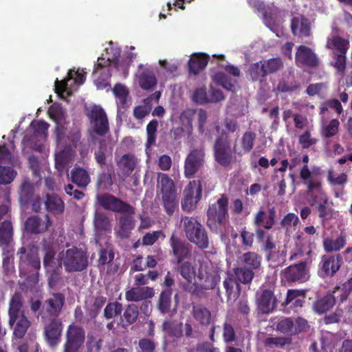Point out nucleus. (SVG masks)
Instances as JSON below:
<instances>
[{
  "label": "nucleus",
  "instance_id": "nucleus-1",
  "mask_svg": "<svg viewBox=\"0 0 352 352\" xmlns=\"http://www.w3.org/2000/svg\"><path fill=\"white\" fill-rule=\"evenodd\" d=\"M215 130L219 134L215 140L213 149L216 162L223 167H228L232 162V153L242 156L252 151L254 146L256 134L252 131H246L240 140L241 148L234 144L232 148V140L224 129L217 124Z\"/></svg>",
  "mask_w": 352,
  "mask_h": 352
},
{
  "label": "nucleus",
  "instance_id": "nucleus-2",
  "mask_svg": "<svg viewBox=\"0 0 352 352\" xmlns=\"http://www.w3.org/2000/svg\"><path fill=\"white\" fill-rule=\"evenodd\" d=\"M19 257V270L21 277H25L30 286H34L38 282L41 259L37 249L22 246L16 252Z\"/></svg>",
  "mask_w": 352,
  "mask_h": 352
},
{
  "label": "nucleus",
  "instance_id": "nucleus-3",
  "mask_svg": "<svg viewBox=\"0 0 352 352\" xmlns=\"http://www.w3.org/2000/svg\"><path fill=\"white\" fill-rule=\"evenodd\" d=\"M58 261L68 273L82 272L89 265L87 252L76 246L60 252Z\"/></svg>",
  "mask_w": 352,
  "mask_h": 352
},
{
  "label": "nucleus",
  "instance_id": "nucleus-4",
  "mask_svg": "<svg viewBox=\"0 0 352 352\" xmlns=\"http://www.w3.org/2000/svg\"><path fill=\"white\" fill-rule=\"evenodd\" d=\"M228 197L221 195L217 203L210 204L207 210V226L211 230H216L226 224L228 219Z\"/></svg>",
  "mask_w": 352,
  "mask_h": 352
},
{
  "label": "nucleus",
  "instance_id": "nucleus-5",
  "mask_svg": "<svg viewBox=\"0 0 352 352\" xmlns=\"http://www.w3.org/2000/svg\"><path fill=\"white\" fill-rule=\"evenodd\" d=\"M184 230L187 239L200 249L209 247V238L204 227L195 219L183 218Z\"/></svg>",
  "mask_w": 352,
  "mask_h": 352
},
{
  "label": "nucleus",
  "instance_id": "nucleus-6",
  "mask_svg": "<svg viewBox=\"0 0 352 352\" xmlns=\"http://www.w3.org/2000/svg\"><path fill=\"white\" fill-rule=\"evenodd\" d=\"M41 322L43 324V335L47 345L54 349L61 342L63 331V322L59 318H47L41 316Z\"/></svg>",
  "mask_w": 352,
  "mask_h": 352
},
{
  "label": "nucleus",
  "instance_id": "nucleus-7",
  "mask_svg": "<svg viewBox=\"0 0 352 352\" xmlns=\"http://www.w3.org/2000/svg\"><path fill=\"white\" fill-rule=\"evenodd\" d=\"M93 132L104 137L110 131L109 120L105 111L99 105H93L85 110Z\"/></svg>",
  "mask_w": 352,
  "mask_h": 352
},
{
  "label": "nucleus",
  "instance_id": "nucleus-8",
  "mask_svg": "<svg viewBox=\"0 0 352 352\" xmlns=\"http://www.w3.org/2000/svg\"><path fill=\"white\" fill-rule=\"evenodd\" d=\"M97 202L102 208L114 212L134 214L135 208L129 204L109 193H102L96 197Z\"/></svg>",
  "mask_w": 352,
  "mask_h": 352
},
{
  "label": "nucleus",
  "instance_id": "nucleus-9",
  "mask_svg": "<svg viewBox=\"0 0 352 352\" xmlns=\"http://www.w3.org/2000/svg\"><path fill=\"white\" fill-rule=\"evenodd\" d=\"M205 149L200 146L192 148L187 155L184 166V176L190 179L204 166L205 164Z\"/></svg>",
  "mask_w": 352,
  "mask_h": 352
},
{
  "label": "nucleus",
  "instance_id": "nucleus-10",
  "mask_svg": "<svg viewBox=\"0 0 352 352\" xmlns=\"http://www.w3.org/2000/svg\"><path fill=\"white\" fill-rule=\"evenodd\" d=\"M182 208L186 212L193 210L202 197V185L200 180L190 181L184 190Z\"/></svg>",
  "mask_w": 352,
  "mask_h": 352
},
{
  "label": "nucleus",
  "instance_id": "nucleus-11",
  "mask_svg": "<svg viewBox=\"0 0 352 352\" xmlns=\"http://www.w3.org/2000/svg\"><path fill=\"white\" fill-rule=\"evenodd\" d=\"M85 340V329L81 326L74 323L69 324L66 331L63 352H78L84 344Z\"/></svg>",
  "mask_w": 352,
  "mask_h": 352
},
{
  "label": "nucleus",
  "instance_id": "nucleus-12",
  "mask_svg": "<svg viewBox=\"0 0 352 352\" xmlns=\"http://www.w3.org/2000/svg\"><path fill=\"white\" fill-rule=\"evenodd\" d=\"M170 253L175 258L177 263H182L191 255L192 246L177 234L173 232L169 239Z\"/></svg>",
  "mask_w": 352,
  "mask_h": 352
},
{
  "label": "nucleus",
  "instance_id": "nucleus-13",
  "mask_svg": "<svg viewBox=\"0 0 352 352\" xmlns=\"http://www.w3.org/2000/svg\"><path fill=\"white\" fill-rule=\"evenodd\" d=\"M275 218L274 208H270L267 214L263 210H260L256 213L254 222L257 227L256 234L259 242H263L265 239V232L263 229H271L275 223Z\"/></svg>",
  "mask_w": 352,
  "mask_h": 352
},
{
  "label": "nucleus",
  "instance_id": "nucleus-14",
  "mask_svg": "<svg viewBox=\"0 0 352 352\" xmlns=\"http://www.w3.org/2000/svg\"><path fill=\"white\" fill-rule=\"evenodd\" d=\"M52 225V221L49 214L44 216V219L33 214L27 218L24 223L25 232L30 234H40L46 232Z\"/></svg>",
  "mask_w": 352,
  "mask_h": 352
},
{
  "label": "nucleus",
  "instance_id": "nucleus-15",
  "mask_svg": "<svg viewBox=\"0 0 352 352\" xmlns=\"http://www.w3.org/2000/svg\"><path fill=\"white\" fill-rule=\"evenodd\" d=\"M65 302V297L62 293H53L45 300L42 307L41 316L47 318H58Z\"/></svg>",
  "mask_w": 352,
  "mask_h": 352
},
{
  "label": "nucleus",
  "instance_id": "nucleus-16",
  "mask_svg": "<svg viewBox=\"0 0 352 352\" xmlns=\"http://www.w3.org/2000/svg\"><path fill=\"white\" fill-rule=\"evenodd\" d=\"M258 310L263 314L272 313L276 308L278 300L272 290L265 289L256 297Z\"/></svg>",
  "mask_w": 352,
  "mask_h": 352
},
{
  "label": "nucleus",
  "instance_id": "nucleus-17",
  "mask_svg": "<svg viewBox=\"0 0 352 352\" xmlns=\"http://www.w3.org/2000/svg\"><path fill=\"white\" fill-rule=\"evenodd\" d=\"M342 258L340 255L323 256L320 263V274L322 276H333L340 269Z\"/></svg>",
  "mask_w": 352,
  "mask_h": 352
},
{
  "label": "nucleus",
  "instance_id": "nucleus-18",
  "mask_svg": "<svg viewBox=\"0 0 352 352\" xmlns=\"http://www.w3.org/2000/svg\"><path fill=\"white\" fill-rule=\"evenodd\" d=\"M296 62L298 66L315 67L318 64V59L311 48L300 45L296 53Z\"/></svg>",
  "mask_w": 352,
  "mask_h": 352
},
{
  "label": "nucleus",
  "instance_id": "nucleus-19",
  "mask_svg": "<svg viewBox=\"0 0 352 352\" xmlns=\"http://www.w3.org/2000/svg\"><path fill=\"white\" fill-rule=\"evenodd\" d=\"M45 210L53 215H60L65 211V203L55 193H46L43 201Z\"/></svg>",
  "mask_w": 352,
  "mask_h": 352
},
{
  "label": "nucleus",
  "instance_id": "nucleus-20",
  "mask_svg": "<svg viewBox=\"0 0 352 352\" xmlns=\"http://www.w3.org/2000/svg\"><path fill=\"white\" fill-rule=\"evenodd\" d=\"M154 295L153 287L137 286L126 292L125 298L128 302H138L151 298Z\"/></svg>",
  "mask_w": 352,
  "mask_h": 352
},
{
  "label": "nucleus",
  "instance_id": "nucleus-21",
  "mask_svg": "<svg viewBox=\"0 0 352 352\" xmlns=\"http://www.w3.org/2000/svg\"><path fill=\"white\" fill-rule=\"evenodd\" d=\"M307 326V321L301 318H297L294 320L287 319V345L293 342L297 344L299 338L297 336L304 331Z\"/></svg>",
  "mask_w": 352,
  "mask_h": 352
},
{
  "label": "nucleus",
  "instance_id": "nucleus-22",
  "mask_svg": "<svg viewBox=\"0 0 352 352\" xmlns=\"http://www.w3.org/2000/svg\"><path fill=\"white\" fill-rule=\"evenodd\" d=\"M196 281L206 290L214 289L220 281V276L214 272L199 270Z\"/></svg>",
  "mask_w": 352,
  "mask_h": 352
},
{
  "label": "nucleus",
  "instance_id": "nucleus-23",
  "mask_svg": "<svg viewBox=\"0 0 352 352\" xmlns=\"http://www.w3.org/2000/svg\"><path fill=\"white\" fill-rule=\"evenodd\" d=\"M35 193V186L29 178H23L18 190L21 204L26 206L30 203Z\"/></svg>",
  "mask_w": 352,
  "mask_h": 352
},
{
  "label": "nucleus",
  "instance_id": "nucleus-24",
  "mask_svg": "<svg viewBox=\"0 0 352 352\" xmlns=\"http://www.w3.org/2000/svg\"><path fill=\"white\" fill-rule=\"evenodd\" d=\"M113 148L104 139L98 141V147L94 151V159L98 165L103 168L107 165V158L112 155Z\"/></svg>",
  "mask_w": 352,
  "mask_h": 352
},
{
  "label": "nucleus",
  "instance_id": "nucleus-25",
  "mask_svg": "<svg viewBox=\"0 0 352 352\" xmlns=\"http://www.w3.org/2000/svg\"><path fill=\"white\" fill-rule=\"evenodd\" d=\"M223 287L226 289L228 302L235 301L241 294L240 285L231 273L227 274V277L223 281Z\"/></svg>",
  "mask_w": 352,
  "mask_h": 352
},
{
  "label": "nucleus",
  "instance_id": "nucleus-26",
  "mask_svg": "<svg viewBox=\"0 0 352 352\" xmlns=\"http://www.w3.org/2000/svg\"><path fill=\"white\" fill-rule=\"evenodd\" d=\"M291 29L295 36L306 37L310 35V23L302 16H296L292 19Z\"/></svg>",
  "mask_w": 352,
  "mask_h": 352
},
{
  "label": "nucleus",
  "instance_id": "nucleus-27",
  "mask_svg": "<svg viewBox=\"0 0 352 352\" xmlns=\"http://www.w3.org/2000/svg\"><path fill=\"white\" fill-rule=\"evenodd\" d=\"M193 318L202 327H208L212 323L211 311L203 305H193L192 308Z\"/></svg>",
  "mask_w": 352,
  "mask_h": 352
},
{
  "label": "nucleus",
  "instance_id": "nucleus-28",
  "mask_svg": "<svg viewBox=\"0 0 352 352\" xmlns=\"http://www.w3.org/2000/svg\"><path fill=\"white\" fill-rule=\"evenodd\" d=\"M9 318L11 321L24 314L23 300L19 292H15L10 300L8 309Z\"/></svg>",
  "mask_w": 352,
  "mask_h": 352
},
{
  "label": "nucleus",
  "instance_id": "nucleus-29",
  "mask_svg": "<svg viewBox=\"0 0 352 352\" xmlns=\"http://www.w3.org/2000/svg\"><path fill=\"white\" fill-rule=\"evenodd\" d=\"M210 56L205 53L195 54L188 60V69L190 73L198 74L207 66Z\"/></svg>",
  "mask_w": 352,
  "mask_h": 352
},
{
  "label": "nucleus",
  "instance_id": "nucleus-30",
  "mask_svg": "<svg viewBox=\"0 0 352 352\" xmlns=\"http://www.w3.org/2000/svg\"><path fill=\"white\" fill-rule=\"evenodd\" d=\"M9 324L13 327V334L18 338H22L27 333L28 329L31 325V322L25 316H18L17 319L11 321L9 318Z\"/></svg>",
  "mask_w": 352,
  "mask_h": 352
},
{
  "label": "nucleus",
  "instance_id": "nucleus-31",
  "mask_svg": "<svg viewBox=\"0 0 352 352\" xmlns=\"http://www.w3.org/2000/svg\"><path fill=\"white\" fill-rule=\"evenodd\" d=\"M71 181L78 187L86 188L91 182L87 170L81 167H74L71 170Z\"/></svg>",
  "mask_w": 352,
  "mask_h": 352
},
{
  "label": "nucleus",
  "instance_id": "nucleus-32",
  "mask_svg": "<svg viewBox=\"0 0 352 352\" xmlns=\"http://www.w3.org/2000/svg\"><path fill=\"white\" fill-rule=\"evenodd\" d=\"M308 278L305 264L302 262L287 267V281H305Z\"/></svg>",
  "mask_w": 352,
  "mask_h": 352
},
{
  "label": "nucleus",
  "instance_id": "nucleus-33",
  "mask_svg": "<svg viewBox=\"0 0 352 352\" xmlns=\"http://www.w3.org/2000/svg\"><path fill=\"white\" fill-rule=\"evenodd\" d=\"M131 215L122 216L119 219V229L117 231V235L121 239L129 238L131 230L135 227V221Z\"/></svg>",
  "mask_w": 352,
  "mask_h": 352
},
{
  "label": "nucleus",
  "instance_id": "nucleus-34",
  "mask_svg": "<svg viewBox=\"0 0 352 352\" xmlns=\"http://www.w3.org/2000/svg\"><path fill=\"white\" fill-rule=\"evenodd\" d=\"M247 75L249 76L252 81H259L261 82L265 80L267 76L263 61L256 62L250 65L247 71Z\"/></svg>",
  "mask_w": 352,
  "mask_h": 352
},
{
  "label": "nucleus",
  "instance_id": "nucleus-35",
  "mask_svg": "<svg viewBox=\"0 0 352 352\" xmlns=\"http://www.w3.org/2000/svg\"><path fill=\"white\" fill-rule=\"evenodd\" d=\"M157 186H160L162 195L177 192L173 180L166 173L157 174Z\"/></svg>",
  "mask_w": 352,
  "mask_h": 352
},
{
  "label": "nucleus",
  "instance_id": "nucleus-36",
  "mask_svg": "<svg viewBox=\"0 0 352 352\" xmlns=\"http://www.w3.org/2000/svg\"><path fill=\"white\" fill-rule=\"evenodd\" d=\"M162 199L166 212L169 216L173 215L179 205L177 192L162 195Z\"/></svg>",
  "mask_w": 352,
  "mask_h": 352
},
{
  "label": "nucleus",
  "instance_id": "nucleus-37",
  "mask_svg": "<svg viewBox=\"0 0 352 352\" xmlns=\"http://www.w3.org/2000/svg\"><path fill=\"white\" fill-rule=\"evenodd\" d=\"M157 79L154 72L150 69L144 70L139 76V85L145 90L153 89L155 87Z\"/></svg>",
  "mask_w": 352,
  "mask_h": 352
},
{
  "label": "nucleus",
  "instance_id": "nucleus-38",
  "mask_svg": "<svg viewBox=\"0 0 352 352\" xmlns=\"http://www.w3.org/2000/svg\"><path fill=\"white\" fill-rule=\"evenodd\" d=\"M241 261L243 264V267L254 271L261 267V257L256 252H248L241 256Z\"/></svg>",
  "mask_w": 352,
  "mask_h": 352
},
{
  "label": "nucleus",
  "instance_id": "nucleus-39",
  "mask_svg": "<svg viewBox=\"0 0 352 352\" xmlns=\"http://www.w3.org/2000/svg\"><path fill=\"white\" fill-rule=\"evenodd\" d=\"M13 228L10 221L5 220L0 225V246H8L12 239Z\"/></svg>",
  "mask_w": 352,
  "mask_h": 352
},
{
  "label": "nucleus",
  "instance_id": "nucleus-40",
  "mask_svg": "<svg viewBox=\"0 0 352 352\" xmlns=\"http://www.w3.org/2000/svg\"><path fill=\"white\" fill-rule=\"evenodd\" d=\"M305 290H287V305L290 304V307H301L305 301Z\"/></svg>",
  "mask_w": 352,
  "mask_h": 352
},
{
  "label": "nucleus",
  "instance_id": "nucleus-41",
  "mask_svg": "<svg viewBox=\"0 0 352 352\" xmlns=\"http://www.w3.org/2000/svg\"><path fill=\"white\" fill-rule=\"evenodd\" d=\"M183 324L173 320H165L162 324V330L177 338L184 336Z\"/></svg>",
  "mask_w": 352,
  "mask_h": 352
},
{
  "label": "nucleus",
  "instance_id": "nucleus-42",
  "mask_svg": "<svg viewBox=\"0 0 352 352\" xmlns=\"http://www.w3.org/2000/svg\"><path fill=\"white\" fill-rule=\"evenodd\" d=\"M233 272L236 281L243 284H250L254 277V271L243 266L234 268Z\"/></svg>",
  "mask_w": 352,
  "mask_h": 352
},
{
  "label": "nucleus",
  "instance_id": "nucleus-43",
  "mask_svg": "<svg viewBox=\"0 0 352 352\" xmlns=\"http://www.w3.org/2000/svg\"><path fill=\"white\" fill-rule=\"evenodd\" d=\"M336 296L327 294L318 300L314 305V309L318 314H323L329 311L335 304Z\"/></svg>",
  "mask_w": 352,
  "mask_h": 352
},
{
  "label": "nucleus",
  "instance_id": "nucleus-44",
  "mask_svg": "<svg viewBox=\"0 0 352 352\" xmlns=\"http://www.w3.org/2000/svg\"><path fill=\"white\" fill-rule=\"evenodd\" d=\"M346 243L342 236L336 238L327 237L323 240V248L326 252L339 251Z\"/></svg>",
  "mask_w": 352,
  "mask_h": 352
},
{
  "label": "nucleus",
  "instance_id": "nucleus-45",
  "mask_svg": "<svg viewBox=\"0 0 352 352\" xmlns=\"http://www.w3.org/2000/svg\"><path fill=\"white\" fill-rule=\"evenodd\" d=\"M94 223L97 231L111 230V223L108 217L102 212H96L94 214Z\"/></svg>",
  "mask_w": 352,
  "mask_h": 352
},
{
  "label": "nucleus",
  "instance_id": "nucleus-46",
  "mask_svg": "<svg viewBox=\"0 0 352 352\" xmlns=\"http://www.w3.org/2000/svg\"><path fill=\"white\" fill-rule=\"evenodd\" d=\"M172 293L171 289H166L161 292L158 301V309L161 313L166 314L170 311Z\"/></svg>",
  "mask_w": 352,
  "mask_h": 352
},
{
  "label": "nucleus",
  "instance_id": "nucleus-47",
  "mask_svg": "<svg viewBox=\"0 0 352 352\" xmlns=\"http://www.w3.org/2000/svg\"><path fill=\"white\" fill-rule=\"evenodd\" d=\"M213 79L217 85L222 86L226 90L234 91L235 80L230 78L226 73L217 72L214 75Z\"/></svg>",
  "mask_w": 352,
  "mask_h": 352
},
{
  "label": "nucleus",
  "instance_id": "nucleus-48",
  "mask_svg": "<svg viewBox=\"0 0 352 352\" xmlns=\"http://www.w3.org/2000/svg\"><path fill=\"white\" fill-rule=\"evenodd\" d=\"M139 316L138 307L135 304H130L126 306L122 318L126 325H130L136 322Z\"/></svg>",
  "mask_w": 352,
  "mask_h": 352
},
{
  "label": "nucleus",
  "instance_id": "nucleus-49",
  "mask_svg": "<svg viewBox=\"0 0 352 352\" xmlns=\"http://www.w3.org/2000/svg\"><path fill=\"white\" fill-rule=\"evenodd\" d=\"M349 42L339 36H333L327 41V46L330 49L338 50L339 54H346Z\"/></svg>",
  "mask_w": 352,
  "mask_h": 352
},
{
  "label": "nucleus",
  "instance_id": "nucleus-50",
  "mask_svg": "<svg viewBox=\"0 0 352 352\" xmlns=\"http://www.w3.org/2000/svg\"><path fill=\"white\" fill-rule=\"evenodd\" d=\"M122 311L121 303L116 301L107 303L103 311V316L107 320H110L120 316Z\"/></svg>",
  "mask_w": 352,
  "mask_h": 352
},
{
  "label": "nucleus",
  "instance_id": "nucleus-51",
  "mask_svg": "<svg viewBox=\"0 0 352 352\" xmlns=\"http://www.w3.org/2000/svg\"><path fill=\"white\" fill-rule=\"evenodd\" d=\"M43 250L44 252L43 258V263L45 269L52 267V263L54 262L56 251L54 246L50 243H45L43 245Z\"/></svg>",
  "mask_w": 352,
  "mask_h": 352
},
{
  "label": "nucleus",
  "instance_id": "nucleus-52",
  "mask_svg": "<svg viewBox=\"0 0 352 352\" xmlns=\"http://www.w3.org/2000/svg\"><path fill=\"white\" fill-rule=\"evenodd\" d=\"M118 166L127 174H130L135 168V158L131 154H124L118 161Z\"/></svg>",
  "mask_w": 352,
  "mask_h": 352
},
{
  "label": "nucleus",
  "instance_id": "nucleus-53",
  "mask_svg": "<svg viewBox=\"0 0 352 352\" xmlns=\"http://www.w3.org/2000/svg\"><path fill=\"white\" fill-rule=\"evenodd\" d=\"M107 301L106 296L98 295L94 297V300L91 306L88 308V311L91 318H96L100 313L102 307Z\"/></svg>",
  "mask_w": 352,
  "mask_h": 352
},
{
  "label": "nucleus",
  "instance_id": "nucleus-54",
  "mask_svg": "<svg viewBox=\"0 0 352 352\" xmlns=\"http://www.w3.org/2000/svg\"><path fill=\"white\" fill-rule=\"evenodd\" d=\"M61 268L62 265L58 263V265L52 270H50L49 268L46 269L48 273L47 283L50 288H55L61 280Z\"/></svg>",
  "mask_w": 352,
  "mask_h": 352
},
{
  "label": "nucleus",
  "instance_id": "nucleus-55",
  "mask_svg": "<svg viewBox=\"0 0 352 352\" xmlns=\"http://www.w3.org/2000/svg\"><path fill=\"white\" fill-rule=\"evenodd\" d=\"M284 16V11L274 10L270 16L273 23V31L276 34L278 37H282L285 35V31L283 26H281L279 21H277L278 16Z\"/></svg>",
  "mask_w": 352,
  "mask_h": 352
},
{
  "label": "nucleus",
  "instance_id": "nucleus-56",
  "mask_svg": "<svg viewBox=\"0 0 352 352\" xmlns=\"http://www.w3.org/2000/svg\"><path fill=\"white\" fill-rule=\"evenodd\" d=\"M179 271L181 276L188 283H191L195 278V270L191 263L186 261L181 263Z\"/></svg>",
  "mask_w": 352,
  "mask_h": 352
},
{
  "label": "nucleus",
  "instance_id": "nucleus-57",
  "mask_svg": "<svg viewBox=\"0 0 352 352\" xmlns=\"http://www.w3.org/2000/svg\"><path fill=\"white\" fill-rule=\"evenodd\" d=\"M158 126V122L157 120H152L148 122L146 126V146L149 147L155 143L156 132Z\"/></svg>",
  "mask_w": 352,
  "mask_h": 352
},
{
  "label": "nucleus",
  "instance_id": "nucleus-58",
  "mask_svg": "<svg viewBox=\"0 0 352 352\" xmlns=\"http://www.w3.org/2000/svg\"><path fill=\"white\" fill-rule=\"evenodd\" d=\"M327 181L332 186H343L347 182V175L346 173L336 174L333 170L328 171Z\"/></svg>",
  "mask_w": 352,
  "mask_h": 352
},
{
  "label": "nucleus",
  "instance_id": "nucleus-59",
  "mask_svg": "<svg viewBox=\"0 0 352 352\" xmlns=\"http://www.w3.org/2000/svg\"><path fill=\"white\" fill-rule=\"evenodd\" d=\"M109 66V58L105 60L104 58L100 57L98 59L97 64L95 65L94 74L100 72L101 74H104L106 76L107 78H110L111 76V73Z\"/></svg>",
  "mask_w": 352,
  "mask_h": 352
},
{
  "label": "nucleus",
  "instance_id": "nucleus-60",
  "mask_svg": "<svg viewBox=\"0 0 352 352\" xmlns=\"http://www.w3.org/2000/svg\"><path fill=\"white\" fill-rule=\"evenodd\" d=\"M112 91L118 100V103L124 105L126 102L129 91L126 87L122 84H116L112 89Z\"/></svg>",
  "mask_w": 352,
  "mask_h": 352
},
{
  "label": "nucleus",
  "instance_id": "nucleus-61",
  "mask_svg": "<svg viewBox=\"0 0 352 352\" xmlns=\"http://www.w3.org/2000/svg\"><path fill=\"white\" fill-rule=\"evenodd\" d=\"M16 176V172L11 168L0 166V184H10Z\"/></svg>",
  "mask_w": 352,
  "mask_h": 352
},
{
  "label": "nucleus",
  "instance_id": "nucleus-62",
  "mask_svg": "<svg viewBox=\"0 0 352 352\" xmlns=\"http://www.w3.org/2000/svg\"><path fill=\"white\" fill-rule=\"evenodd\" d=\"M103 340L97 338L94 335H88L87 341V352H100L102 349Z\"/></svg>",
  "mask_w": 352,
  "mask_h": 352
},
{
  "label": "nucleus",
  "instance_id": "nucleus-63",
  "mask_svg": "<svg viewBox=\"0 0 352 352\" xmlns=\"http://www.w3.org/2000/svg\"><path fill=\"white\" fill-rule=\"evenodd\" d=\"M50 124L44 120H34L30 124L36 135L46 136Z\"/></svg>",
  "mask_w": 352,
  "mask_h": 352
},
{
  "label": "nucleus",
  "instance_id": "nucleus-64",
  "mask_svg": "<svg viewBox=\"0 0 352 352\" xmlns=\"http://www.w3.org/2000/svg\"><path fill=\"white\" fill-rule=\"evenodd\" d=\"M138 346L141 352H157L156 343L148 338H142L139 340Z\"/></svg>",
  "mask_w": 352,
  "mask_h": 352
}]
</instances>
